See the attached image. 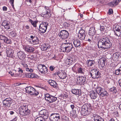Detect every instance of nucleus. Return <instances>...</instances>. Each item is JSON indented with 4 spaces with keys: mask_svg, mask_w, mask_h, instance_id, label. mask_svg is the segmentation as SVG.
<instances>
[{
    "mask_svg": "<svg viewBox=\"0 0 121 121\" xmlns=\"http://www.w3.org/2000/svg\"><path fill=\"white\" fill-rule=\"evenodd\" d=\"M98 48L105 49L109 48L112 46V43L109 38L104 37L100 39L98 41Z\"/></svg>",
    "mask_w": 121,
    "mask_h": 121,
    "instance_id": "nucleus-1",
    "label": "nucleus"
},
{
    "mask_svg": "<svg viewBox=\"0 0 121 121\" xmlns=\"http://www.w3.org/2000/svg\"><path fill=\"white\" fill-rule=\"evenodd\" d=\"M19 110L20 114L23 116L28 115L30 113V112L26 105H23L20 107L19 108Z\"/></svg>",
    "mask_w": 121,
    "mask_h": 121,
    "instance_id": "nucleus-2",
    "label": "nucleus"
},
{
    "mask_svg": "<svg viewBox=\"0 0 121 121\" xmlns=\"http://www.w3.org/2000/svg\"><path fill=\"white\" fill-rule=\"evenodd\" d=\"M62 50L63 52H69L73 48V45L71 43H63L61 45Z\"/></svg>",
    "mask_w": 121,
    "mask_h": 121,
    "instance_id": "nucleus-3",
    "label": "nucleus"
},
{
    "mask_svg": "<svg viewBox=\"0 0 121 121\" xmlns=\"http://www.w3.org/2000/svg\"><path fill=\"white\" fill-rule=\"evenodd\" d=\"M60 40L62 41L66 39L68 37L69 34L67 31L65 30H61L58 34Z\"/></svg>",
    "mask_w": 121,
    "mask_h": 121,
    "instance_id": "nucleus-4",
    "label": "nucleus"
},
{
    "mask_svg": "<svg viewBox=\"0 0 121 121\" xmlns=\"http://www.w3.org/2000/svg\"><path fill=\"white\" fill-rule=\"evenodd\" d=\"M26 93L31 95H37L39 94V93L37 90L30 86L26 87Z\"/></svg>",
    "mask_w": 121,
    "mask_h": 121,
    "instance_id": "nucleus-5",
    "label": "nucleus"
},
{
    "mask_svg": "<svg viewBox=\"0 0 121 121\" xmlns=\"http://www.w3.org/2000/svg\"><path fill=\"white\" fill-rule=\"evenodd\" d=\"M90 73L91 77L94 79L98 78L100 75V73L95 69H91Z\"/></svg>",
    "mask_w": 121,
    "mask_h": 121,
    "instance_id": "nucleus-6",
    "label": "nucleus"
},
{
    "mask_svg": "<svg viewBox=\"0 0 121 121\" xmlns=\"http://www.w3.org/2000/svg\"><path fill=\"white\" fill-rule=\"evenodd\" d=\"M48 23L47 22H44L41 24L39 26V30L42 33H44L47 29Z\"/></svg>",
    "mask_w": 121,
    "mask_h": 121,
    "instance_id": "nucleus-7",
    "label": "nucleus"
},
{
    "mask_svg": "<svg viewBox=\"0 0 121 121\" xmlns=\"http://www.w3.org/2000/svg\"><path fill=\"white\" fill-rule=\"evenodd\" d=\"M38 68L42 73H45L48 72L47 67L44 65L39 64L38 66Z\"/></svg>",
    "mask_w": 121,
    "mask_h": 121,
    "instance_id": "nucleus-8",
    "label": "nucleus"
},
{
    "mask_svg": "<svg viewBox=\"0 0 121 121\" xmlns=\"http://www.w3.org/2000/svg\"><path fill=\"white\" fill-rule=\"evenodd\" d=\"M114 32L115 35L121 37V26L117 25L114 26Z\"/></svg>",
    "mask_w": 121,
    "mask_h": 121,
    "instance_id": "nucleus-9",
    "label": "nucleus"
},
{
    "mask_svg": "<svg viewBox=\"0 0 121 121\" xmlns=\"http://www.w3.org/2000/svg\"><path fill=\"white\" fill-rule=\"evenodd\" d=\"M86 34L85 33L84 30L81 29L79 31L78 34V38L81 40H84L85 39Z\"/></svg>",
    "mask_w": 121,
    "mask_h": 121,
    "instance_id": "nucleus-10",
    "label": "nucleus"
},
{
    "mask_svg": "<svg viewBox=\"0 0 121 121\" xmlns=\"http://www.w3.org/2000/svg\"><path fill=\"white\" fill-rule=\"evenodd\" d=\"M60 119V116L59 114L54 113L51 114L50 117L51 121H57Z\"/></svg>",
    "mask_w": 121,
    "mask_h": 121,
    "instance_id": "nucleus-11",
    "label": "nucleus"
},
{
    "mask_svg": "<svg viewBox=\"0 0 121 121\" xmlns=\"http://www.w3.org/2000/svg\"><path fill=\"white\" fill-rule=\"evenodd\" d=\"M12 102V101L10 98H7L3 101V104L5 107H8L10 106Z\"/></svg>",
    "mask_w": 121,
    "mask_h": 121,
    "instance_id": "nucleus-12",
    "label": "nucleus"
},
{
    "mask_svg": "<svg viewBox=\"0 0 121 121\" xmlns=\"http://www.w3.org/2000/svg\"><path fill=\"white\" fill-rule=\"evenodd\" d=\"M0 39L3 40L5 43L7 44H11V42L10 39H9L7 37L4 35H0Z\"/></svg>",
    "mask_w": 121,
    "mask_h": 121,
    "instance_id": "nucleus-13",
    "label": "nucleus"
},
{
    "mask_svg": "<svg viewBox=\"0 0 121 121\" xmlns=\"http://www.w3.org/2000/svg\"><path fill=\"white\" fill-rule=\"evenodd\" d=\"M17 54L18 57L20 59L24 58L26 57L25 52L23 51H20L18 52Z\"/></svg>",
    "mask_w": 121,
    "mask_h": 121,
    "instance_id": "nucleus-14",
    "label": "nucleus"
},
{
    "mask_svg": "<svg viewBox=\"0 0 121 121\" xmlns=\"http://www.w3.org/2000/svg\"><path fill=\"white\" fill-rule=\"evenodd\" d=\"M71 92L73 94L77 96H79L81 94V91L80 89H72L71 90Z\"/></svg>",
    "mask_w": 121,
    "mask_h": 121,
    "instance_id": "nucleus-15",
    "label": "nucleus"
},
{
    "mask_svg": "<svg viewBox=\"0 0 121 121\" xmlns=\"http://www.w3.org/2000/svg\"><path fill=\"white\" fill-rule=\"evenodd\" d=\"M6 52L8 57H12L13 52L12 49L7 48L6 49Z\"/></svg>",
    "mask_w": 121,
    "mask_h": 121,
    "instance_id": "nucleus-16",
    "label": "nucleus"
},
{
    "mask_svg": "<svg viewBox=\"0 0 121 121\" xmlns=\"http://www.w3.org/2000/svg\"><path fill=\"white\" fill-rule=\"evenodd\" d=\"M25 50L28 52H32L35 51L34 48L29 46H27L25 48Z\"/></svg>",
    "mask_w": 121,
    "mask_h": 121,
    "instance_id": "nucleus-17",
    "label": "nucleus"
},
{
    "mask_svg": "<svg viewBox=\"0 0 121 121\" xmlns=\"http://www.w3.org/2000/svg\"><path fill=\"white\" fill-rule=\"evenodd\" d=\"M45 10L46 11L45 12H43L42 13V14L43 15V16L44 17H45L47 18H48L51 17V14L50 13L48 12L46 10L47 9L46 8H44Z\"/></svg>",
    "mask_w": 121,
    "mask_h": 121,
    "instance_id": "nucleus-18",
    "label": "nucleus"
},
{
    "mask_svg": "<svg viewBox=\"0 0 121 121\" xmlns=\"http://www.w3.org/2000/svg\"><path fill=\"white\" fill-rule=\"evenodd\" d=\"M48 82L50 85L52 86L54 88H56L57 86V84L56 82L52 80H48Z\"/></svg>",
    "mask_w": 121,
    "mask_h": 121,
    "instance_id": "nucleus-19",
    "label": "nucleus"
},
{
    "mask_svg": "<svg viewBox=\"0 0 121 121\" xmlns=\"http://www.w3.org/2000/svg\"><path fill=\"white\" fill-rule=\"evenodd\" d=\"M95 29L93 27L91 28L88 32L89 35H91V36L93 37L95 34Z\"/></svg>",
    "mask_w": 121,
    "mask_h": 121,
    "instance_id": "nucleus-20",
    "label": "nucleus"
},
{
    "mask_svg": "<svg viewBox=\"0 0 121 121\" xmlns=\"http://www.w3.org/2000/svg\"><path fill=\"white\" fill-rule=\"evenodd\" d=\"M91 110L90 109H89L87 111L82 109V110L81 111V115L83 116H86L89 114L91 113Z\"/></svg>",
    "mask_w": 121,
    "mask_h": 121,
    "instance_id": "nucleus-21",
    "label": "nucleus"
},
{
    "mask_svg": "<svg viewBox=\"0 0 121 121\" xmlns=\"http://www.w3.org/2000/svg\"><path fill=\"white\" fill-rule=\"evenodd\" d=\"M2 25L5 29L7 30L9 29L10 28L9 23L6 21H5L3 22L2 23Z\"/></svg>",
    "mask_w": 121,
    "mask_h": 121,
    "instance_id": "nucleus-22",
    "label": "nucleus"
},
{
    "mask_svg": "<svg viewBox=\"0 0 121 121\" xmlns=\"http://www.w3.org/2000/svg\"><path fill=\"white\" fill-rule=\"evenodd\" d=\"M50 48V47L48 45H47L46 44H42L41 46V49L42 50H48Z\"/></svg>",
    "mask_w": 121,
    "mask_h": 121,
    "instance_id": "nucleus-23",
    "label": "nucleus"
},
{
    "mask_svg": "<svg viewBox=\"0 0 121 121\" xmlns=\"http://www.w3.org/2000/svg\"><path fill=\"white\" fill-rule=\"evenodd\" d=\"M94 118L95 121H104V119L99 115H95L94 116Z\"/></svg>",
    "mask_w": 121,
    "mask_h": 121,
    "instance_id": "nucleus-24",
    "label": "nucleus"
},
{
    "mask_svg": "<svg viewBox=\"0 0 121 121\" xmlns=\"http://www.w3.org/2000/svg\"><path fill=\"white\" fill-rule=\"evenodd\" d=\"M90 96L91 99H95L97 96L96 93L93 91H90Z\"/></svg>",
    "mask_w": 121,
    "mask_h": 121,
    "instance_id": "nucleus-25",
    "label": "nucleus"
},
{
    "mask_svg": "<svg viewBox=\"0 0 121 121\" xmlns=\"http://www.w3.org/2000/svg\"><path fill=\"white\" fill-rule=\"evenodd\" d=\"M39 114L42 115H43L45 116L48 117V112L47 110L43 109L40 111L39 112Z\"/></svg>",
    "mask_w": 121,
    "mask_h": 121,
    "instance_id": "nucleus-26",
    "label": "nucleus"
},
{
    "mask_svg": "<svg viewBox=\"0 0 121 121\" xmlns=\"http://www.w3.org/2000/svg\"><path fill=\"white\" fill-rule=\"evenodd\" d=\"M105 60L106 59L105 57H103L100 59L99 61L102 67H103L105 65Z\"/></svg>",
    "mask_w": 121,
    "mask_h": 121,
    "instance_id": "nucleus-27",
    "label": "nucleus"
},
{
    "mask_svg": "<svg viewBox=\"0 0 121 121\" xmlns=\"http://www.w3.org/2000/svg\"><path fill=\"white\" fill-rule=\"evenodd\" d=\"M73 43L76 48L80 46L81 45L80 41L78 39L75 40L73 42Z\"/></svg>",
    "mask_w": 121,
    "mask_h": 121,
    "instance_id": "nucleus-28",
    "label": "nucleus"
},
{
    "mask_svg": "<svg viewBox=\"0 0 121 121\" xmlns=\"http://www.w3.org/2000/svg\"><path fill=\"white\" fill-rule=\"evenodd\" d=\"M88 66H91L94 65L95 64V61L93 60H88L86 62Z\"/></svg>",
    "mask_w": 121,
    "mask_h": 121,
    "instance_id": "nucleus-29",
    "label": "nucleus"
},
{
    "mask_svg": "<svg viewBox=\"0 0 121 121\" xmlns=\"http://www.w3.org/2000/svg\"><path fill=\"white\" fill-rule=\"evenodd\" d=\"M86 78L85 77L79 76L77 80L80 82H84L86 80Z\"/></svg>",
    "mask_w": 121,
    "mask_h": 121,
    "instance_id": "nucleus-30",
    "label": "nucleus"
},
{
    "mask_svg": "<svg viewBox=\"0 0 121 121\" xmlns=\"http://www.w3.org/2000/svg\"><path fill=\"white\" fill-rule=\"evenodd\" d=\"M66 77V74L63 71L60 72L59 74V77L61 79H64Z\"/></svg>",
    "mask_w": 121,
    "mask_h": 121,
    "instance_id": "nucleus-31",
    "label": "nucleus"
},
{
    "mask_svg": "<svg viewBox=\"0 0 121 121\" xmlns=\"http://www.w3.org/2000/svg\"><path fill=\"white\" fill-rule=\"evenodd\" d=\"M108 94L107 92L104 89L102 91H101V92L99 95V96L102 97L108 96Z\"/></svg>",
    "mask_w": 121,
    "mask_h": 121,
    "instance_id": "nucleus-32",
    "label": "nucleus"
},
{
    "mask_svg": "<svg viewBox=\"0 0 121 121\" xmlns=\"http://www.w3.org/2000/svg\"><path fill=\"white\" fill-rule=\"evenodd\" d=\"M82 109H83V110H85L86 111H87L89 109L91 110L89 105L88 104L87 105L86 104H85L83 105L82 107Z\"/></svg>",
    "mask_w": 121,
    "mask_h": 121,
    "instance_id": "nucleus-33",
    "label": "nucleus"
},
{
    "mask_svg": "<svg viewBox=\"0 0 121 121\" xmlns=\"http://www.w3.org/2000/svg\"><path fill=\"white\" fill-rule=\"evenodd\" d=\"M57 99V98L56 97L51 95L49 99V102L50 103H52L55 102Z\"/></svg>",
    "mask_w": 121,
    "mask_h": 121,
    "instance_id": "nucleus-34",
    "label": "nucleus"
},
{
    "mask_svg": "<svg viewBox=\"0 0 121 121\" xmlns=\"http://www.w3.org/2000/svg\"><path fill=\"white\" fill-rule=\"evenodd\" d=\"M104 89L100 87H97L96 89V91L98 94L99 95L101 92V91H102Z\"/></svg>",
    "mask_w": 121,
    "mask_h": 121,
    "instance_id": "nucleus-35",
    "label": "nucleus"
},
{
    "mask_svg": "<svg viewBox=\"0 0 121 121\" xmlns=\"http://www.w3.org/2000/svg\"><path fill=\"white\" fill-rule=\"evenodd\" d=\"M84 71V69L79 65L77 70L78 73L82 74H83Z\"/></svg>",
    "mask_w": 121,
    "mask_h": 121,
    "instance_id": "nucleus-36",
    "label": "nucleus"
},
{
    "mask_svg": "<svg viewBox=\"0 0 121 121\" xmlns=\"http://www.w3.org/2000/svg\"><path fill=\"white\" fill-rule=\"evenodd\" d=\"M109 91L110 92H112L114 94L117 92L116 88L114 87L110 88Z\"/></svg>",
    "mask_w": 121,
    "mask_h": 121,
    "instance_id": "nucleus-37",
    "label": "nucleus"
},
{
    "mask_svg": "<svg viewBox=\"0 0 121 121\" xmlns=\"http://www.w3.org/2000/svg\"><path fill=\"white\" fill-rule=\"evenodd\" d=\"M44 98L45 99L49 101L51 95L47 93H46L44 95Z\"/></svg>",
    "mask_w": 121,
    "mask_h": 121,
    "instance_id": "nucleus-38",
    "label": "nucleus"
},
{
    "mask_svg": "<svg viewBox=\"0 0 121 121\" xmlns=\"http://www.w3.org/2000/svg\"><path fill=\"white\" fill-rule=\"evenodd\" d=\"M79 65L78 64H75L72 68V70L73 71L75 72H76V71H77Z\"/></svg>",
    "mask_w": 121,
    "mask_h": 121,
    "instance_id": "nucleus-39",
    "label": "nucleus"
},
{
    "mask_svg": "<svg viewBox=\"0 0 121 121\" xmlns=\"http://www.w3.org/2000/svg\"><path fill=\"white\" fill-rule=\"evenodd\" d=\"M32 42H33V45L37 44L39 43V40L38 38L36 37L34 39H33Z\"/></svg>",
    "mask_w": 121,
    "mask_h": 121,
    "instance_id": "nucleus-40",
    "label": "nucleus"
},
{
    "mask_svg": "<svg viewBox=\"0 0 121 121\" xmlns=\"http://www.w3.org/2000/svg\"><path fill=\"white\" fill-rule=\"evenodd\" d=\"M61 120L62 121H68L69 118L67 117L65 115H63L61 117Z\"/></svg>",
    "mask_w": 121,
    "mask_h": 121,
    "instance_id": "nucleus-41",
    "label": "nucleus"
},
{
    "mask_svg": "<svg viewBox=\"0 0 121 121\" xmlns=\"http://www.w3.org/2000/svg\"><path fill=\"white\" fill-rule=\"evenodd\" d=\"M70 115L71 116L74 118L76 117L77 116V115L75 111H73V112L71 113Z\"/></svg>",
    "mask_w": 121,
    "mask_h": 121,
    "instance_id": "nucleus-42",
    "label": "nucleus"
},
{
    "mask_svg": "<svg viewBox=\"0 0 121 121\" xmlns=\"http://www.w3.org/2000/svg\"><path fill=\"white\" fill-rule=\"evenodd\" d=\"M35 121H45V119L42 117H39L35 119Z\"/></svg>",
    "mask_w": 121,
    "mask_h": 121,
    "instance_id": "nucleus-43",
    "label": "nucleus"
},
{
    "mask_svg": "<svg viewBox=\"0 0 121 121\" xmlns=\"http://www.w3.org/2000/svg\"><path fill=\"white\" fill-rule=\"evenodd\" d=\"M72 58H67L66 60V63L68 64H70L71 63Z\"/></svg>",
    "mask_w": 121,
    "mask_h": 121,
    "instance_id": "nucleus-44",
    "label": "nucleus"
},
{
    "mask_svg": "<svg viewBox=\"0 0 121 121\" xmlns=\"http://www.w3.org/2000/svg\"><path fill=\"white\" fill-rule=\"evenodd\" d=\"M115 73L117 75H119L121 74V71L119 69L116 70L115 71Z\"/></svg>",
    "mask_w": 121,
    "mask_h": 121,
    "instance_id": "nucleus-45",
    "label": "nucleus"
},
{
    "mask_svg": "<svg viewBox=\"0 0 121 121\" xmlns=\"http://www.w3.org/2000/svg\"><path fill=\"white\" fill-rule=\"evenodd\" d=\"M30 22H31L32 25H33L34 27H35L36 26V23L35 22L33 21L31 19H30L29 20Z\"/></svg>",
    "mask_w": 121,
    "mask_h": 121,
    "instance_id": "nucleus-46",
    "label": "nucleus"
},
{
    "mask_svg": "<svg viewBox=\"0 0 121 121\" xmlns=\"http://www.w3.org/2000/svg\"><path fill=\"white\" fill-rule=\"evenodd\" d=\"M37 75L36 74L30 73V78H37Z\"/></svg>",
    "mask_w": 121,
    "mask_h": 121,
    "instance_id": "nucleus-47",
    "label": "nucleus"
},
{
    "mask_svg": "<svg viewBox=\"0 0 121 121\" xmlns=\"http://www.w3.org/2000/svg\"><path fill=\"white\" fill-rule=\"evenodd\" d=\"M10 35L12 37L15 36L16 35V33L14 31H12L10 33Z\"/></svg>",
    "mask_w": 121,
    "mask_h": 121,
    "instance_id": "nucleus-48",
    "label": "nucleus"
},
{
    "mask_svg": "<svg viewBox=\"0 0 121 121\" xmlns=\"http://www.w3.org/2000/svg\"><path fill=\"white\" fill-rule=\"evenodd\" d=\"M26 70L27 71L30 72H32L33 71V69L31 68H29L27 67L26 68Z\"/></svg>",
    "mask_w": 121,
    "mask_h": 121,
    "instance_id": "nucleus-49",
    "label": "nucleus"
},
{
    "mask_svg": "<svg viewBox=\"0 0 121 121\" xmlns=\"http://www.w3.org/2000/svg\"><path fill=\"white\" fill-rule=\"evenodd\" d=\"M112 4H114V6L116 5H117L118 2H117V0H116L113 1V2H112Z\"/></svg>",
    "mask_w": 121,
    "mask_h": 121,
    "instance_id": "nucleus-50",
    "label": "nucleus"
},
{
    "mask_svg": "<svg viewBox=\"0 0 121 121\" xmlns=\"http://www.w3.org/2000/svg\"><path fill=\"white\" fill-rule=\"evenodd\" d=\"M105 30V27L103 26H100V30L102 31H104Z\"/></svg>",
    "mask_w": 121,
    "mask_h": 121,
    "instance_id": "nucleus-51",
    "label": "nucleus"
},
{
    "mask_svg": "<svg viewBox=\"0 0 121 121\" xmlns=\"http://www.w3.org/2000/svg\"><path fill=\"white\" fill-rule=\"evenodd\" d=\"M25 76L26 78H30V73H26L25 74Z\"/></svg>",
    "mask_w": 121,
    "mask_h": 121,
    "instance_id": "nucleus-52",
    "label": "nucleus"
},
{
    "mask_svg": "<svg viewBox=\"0 0 121 121\" xmlns=\"http://www.w3.org/2000/svg\"><path fill=\"white\" fill-rule=\"evenodd\" d=\"M113 13V11L112 9H109L108 10V14L109 15H110L111 14Z\"/></svg>",
    "mask_w": 121,
    "mask_h": 121,
    "instance_id": "nucleus-53",
    "label": "nucleus"
},
{
    "mask_svg": "<svg viewBox=\"0 0 121 121\" xmlns=\"http://www.w3.org/2000/svg\"><path fill=\"white\" fill-rule=\"evenodd\" d=\"M93 37L92 36H91L90 37V38H87L86 40H87L88 41L90 42L91 41Z\"/></svg>",
    "mask_w": 121,
    "mask_h": 121,
    "instance_id": "nucleus-54",
    "label": "nucleus"
},
{
    "mask_svg": "<svg viewBox=\"0 0 121 121\" xmlns=\"http://www.w3.org/2000/svg\"><path fill=\"white\" fill-rule=\"evenodd\" d=\"M14 0H10L9 2L11 3V5L13 8L14 7L13 3Z\"/></svg>",
    "mask_w": 121,
    "mask_h": 121,
    "instance_id": "nucleus-55",
    "label": "nucleus"
},
{
    "mask_svg": "<svg viewBox=\"0 0 121 121\" xmlns=\"http://www.w3.org/2000/svg\"><path fill=\"white\" fill-rule=\"evenodd\" d=\"M55 67L54 66H51L50 67V69L51 71H53Z\"/></svg>",
    "mask_w": 121,
    "mask_h": 121,
    "instance_id": "nucleus-56",
    "label": "nucleus"
},
{
    "mask_svg": "<svg viewBox=\"0 0 121 121\" xmlns=\"http://www.w3.org/2000/svg\"><path fill=\"white\" fill-rule=\"evenodd\" d=\"M18 72H21L22 73L23 72V71L22 69L20 68H18Z\"/></svg>",
    "mask_w": 121,
    "mask_h": 121,
    "instance_id": "nucleus-57",
    "label": "nucleus"
},
{
    "mask_svg": "<svg viewBox=\"0 0 121 121\" xmlns=\"http://www.w3.org/2000/svg\"><path fill=\"white\" fill-rule=\"evenodd\" d=\"M59 98L60 99H64V96L63 95H61L60 96H59Z\"/></svg>",
    "mask_w": 121,
    "mask_h": 121,
    "instance_id": "nucleus-58",
    "label": "nucleus"
},
{
    "mask_svg": "<svg viewBox=\"0 0 121 121\" xmlns=\"http://www.w3.org/2000/svg\"><path fill=\"white\" fill-rule=\"evenodd\" d=\"M36 37V36H33V35H31L30 36V38L32 39V40L33 41V39H34Z\"/></svg>",
    "mask_w": 121,
    "mask_h": 121,
    "instance_id": "nucleus-59",
    "label": "nucleus"
},
{
    "mask_svg": "<svg viewBox=\"0 0 121 121\" xmlns=\"http://www.w3.org/2000/svg\"><path fill=\"white\" fill-rule=\"evenodd\" d=\"M119 85L121 87V79H120L118 81Z\"/></svg>",
    "mask_w": 121,
    "mask_h": 121,
    "instance_id": "nucleus-60",
    "label": "nucleus"
},
{
    "mask_svg": "<svg viewBox=\"0 0 121 121\" xmlns=\"http://www.w3.org/2000/svg\"><path fill=\"white\" fill-rule=\"evenodd\" d=\"M3 10L4 11H6L7 10V8L5 6H4L3 8Z\"/></svg>",
    "mask_w": 121,
    "mask_h": 121,
    "instance_id": "nucleus-61",
    "label": "nucleus"
},
{
    "mask_svg": "<svg viewBox=\"0 0 121 121\" xmlns=\"http://www.w3.org/2000/svg\"><path fill=\"white\" fill-rule=\"evenodd\" d=\"M70 107L72 110L75 107V106L73 104L71 105H70Z\"/></svg>",
    "mask_w": 121,
    "mask_h": 121,
    "instance_id": "nucleus-62",
    "label": "nucleus"
},
{
    "mask_svg": "<svg viewBox=\"0 0 121 121\" xmlns=\"http://www.w3.org/2000/svg\"><path fill=\"white\" fill-rule=\"evenodd\" d=\"M109 4L110 6H114V4H112V2L109 3Z\"/></svg>",
    "mask_w": 121,
    "mask_h": 121,
    "instance_id": "nucleus-63",
    "label": "nucleus"
},
{
    "mask_svg": "<svg viewBox=\"0 0 121 121\" xmlns=\"http://www.w3.org/2000/svg\"><path fill=\"white\" fill-rule=\"evenodd\" d=\"M22 64L24 67H28V66L25 63H22Z\"/></svg>",
    "mask_w": 121,
    "mask_h": 121,
    "instance_id": "nucleus-64",
    "label": "nucleus"
}]
</instances>
